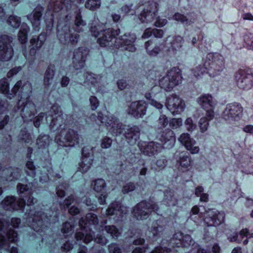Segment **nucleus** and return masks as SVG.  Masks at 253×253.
<instances>
[{"label":"nucleus","mask_w":253,"mask_h":253,"mask_svg":"<svg viewBox=\"0 0 253 253\" xmlns=\"http://www.w3.org/2000/svg\"><path fill=\"white\" fill-rule=\"evenodd\" d=\"M239 234L243 239L244 237L247 238L246 239L243 241L244 245H247L249 242L248 239L253 238V233H250L249 229L247 228L241 230L239 232Z\"/></svg>","instance_id":"obj_54"},{"label":"nucleus","mask_w":253,"mask_h":253,"mask_svg":"<svg viewBox=\"0 0 253 253\" xmlns=\"http://www.w3.org/2000/svg\"><path fill=\"white\" fill-rule=\"evenodd\" d=\"M99 230L102 231L105 230L107 233L110 234L113 238H118L120 234L119 230L114 225H108L104 227L101 225Z\"/></svg>","instance_id":"obj_44"},{"label":"nucleus","mask_w":253,"mask_h":253,"mask_svg":"<svg viewBox=\"0 0 253 253\" xmlns=\"http://www.w3.org/2000/svg\"><path fill=\"white\" fill-rule=\"evenodd\" d=\"M57 35L60 42L63 44L70 43L72 45H75L78 42L79 39V35L72 33L67 25L62 28L58 26Z\"/></svg>","instance_id":"obj_16"},{"label":"nucleus","mask_w":253,"mask_h":253,"mask_svg":"<svg viewBox=\"0 0 253 253\" xmlns=\"http://www.w3.org/2000/svg\"><path fill=\"white\" fill-rule=\"evenodd\" d=\"M145 48L150 56H156L158 53L157 38L151 39L145 43Z\"/></svg>","instance_id":"obj_36"},{"label":"nucleus","mask_w":253,"mask_h":253,"mask_svg":"<svg viewBox=\"0 0 253 253\" xmlns=\"http://www.w3.org/2000/svg\"><path fill=\"white\" fill-rule=\"evenodd\" d=\"M48 113L49 116H47L46 119L47 122L50 121L49 123L50 126H60L65 123L63 115L59 105L57 104L53 105Z\"/></svg>","instance_id":"obj_20"},{"label":"nucleus","mask_w":253,"mask_h":253,"mask_svg":"<svg viewBox=\"0 0 253 253\" xmlns=\"http://www.w3.org/2000/svg\"><path fill=\"white\" fill-rule=\"evenodd\" d=\"M109 253H121V250L116 243H112L108 246Z\"/></svg>","instance_id":"obj_64"},{"label":"nucleus","mask_w":253,"mask_h":253,"mask_svg":"<svg viewBox=\"0 0 253 253\" xmlns=\"http://www.w3.org/2000/svg\"><path fill=\"white\" fill-rule=\"evenodd\" d=\"M182 80L181 70L177 67H174L168 71L166 76L159 80V86L169 91L181 84Z\"/></svg>","instance_id":"obj_9"},{"label":"nucleus","mask_w":253,"mask_h":253,"mask_svg":"<svg viewBox=\"0 0 253 253\" xmlns=\"http://www.w3.org/2000/svg\"><path fill=\"white\" fill-rule=\"evenodd\" d=\"M90 31L92 36L97 37L99 36L97 43L101 47H115L116 37L118 36L120 31L119 29L114 30L108 28L105 30H100L97 26H91Z\"/></svg>","instance_id":"obj_7"},{"label":"nucleus","mask_w":253,"mask_h":253,"mask_svg":"<svg viewBox=\"0 0 253 253\" xmlns=\"http://www.w3.org/2000/svg\"><path fill=\"white\" fill-rule=\"evenodd\" d=\"M198 103L204 110L210 108H214L216 105V101L210 94H204L200 96L198 99Z\"/></svg>","instance_id":"obj_31"},{"label":"nucleus","mask_w":253,"mask_h":253,"mask_svg":"<svg viewBox=\"0 0 253 253\" xmlns=\"http://www.w3.org/2000/svg\"><path fill=\"white\" fill-rule=\"evenodd\" d=\"M6 110L4 103L0 104V129L3 128L9 121V116L5 114Z\"/></svg>","instance_id":"obj_39"},{"label":"nucleus","mask_w":253,"mask_h":253,"mask_svg":"<svg viewBox=\"0 0 253 253\" xmlns=\"http://www.w3.org/2000/svg\"><path fill=\"white\" fill-rule=\"evenodd\" d=\"M43 10V8L42 7L37 6L31 14L27 16L28 19L31 21L34 29L35 31H39L40 29L41 20Z\"/></svg>","instance_id":"obj_30"},{"label":"nucleus","mask_w":253,"mask_h":253,"mask_svg":"<svg viewBox=\"0 0 253 253\" xmlns=\"http://www.w3.org/2000/svg\"><path fill=\"white\" fill-rule=\"evenodd\" d=\"M22 85V81H18L11 89V92L9 91V83L5 78L0 80V92L4 94L9 99L13 98L16 93L19 91Z\"/></svg>","instance_id":"obj_23"},{"label":"nucleus","mask_w":253,"mask_h":253,"mask_svg":"<svg viewBox=\"0 0 253 253\" xmlns=\"http://www.w3.org/2000/svg\"><path fill=\"white\" fill-rule=\"evenodd\" d=\"M155 208V205L153 202L142 201L134 207L132 214L137 220L146 219L148 218Z\"/></svg>","instance_id":"obj_13"},{"label":"nucleus","mask_w":253,"mask_h":253,"mask_svg":"<svg viewBox=\"0 0 253 253\" xmlns=\"http://www.w3.org/2000/svg\"><path fill=\"white\" fill-rule=\"evenodd\" d=\"M17 191L20 195V198H22L23 201L26 202V200H24V198L27 195H31L32 190L30 189L27 185H24L21 183L18 184L17 185Z\"/></svg>","instance_id":"obj_45"},{"label":"nucleus","mask_w":253,"mask_h":253,"mask_svg":"<svg viewBox=\"0 0 253 253\" xmlns=\"http://www.w3.org/2000/svg\"><path fill=\"white\" fill-rule=\"evenodd\" d=\"M72 1V0H51L48 9L49 11L58 12L63 8V5L68 9L71 7Z\"/></svg>","instance_id":"obj_32"},{"label":"nucleus","mask_w":253,"mask_h":253,"mask_svg":"<svg viewBox=\"0 0 253 253\" xmlns=\"http://www.w3.org/2000/svg\"><path fill=\"white\" fill-rule=\"evenodd\" d=\"M169 126L172 129H176L182 125V120L181 118H172L169 120Z\"/></svg>","instance_id":"obj_55"},{"label":"nucleus","mask_w":253,"mask_h":253,"mask_svg":"<svg viewBox=\"0 0 253 253\" xmlns=\"http://www.w3.org/2000/svg\"><path fill=\"white\" fill-rule=\"evenodd\" d=\"M93 148L90 146H85L82 149V157L93 158Z\"/></svg>","instance_id":"obj_59"},{"label":"nucleus","mask_w":253,"mask_h":253,"mask_svg":"<svg viewBox=\"0 0 253 253\" xmlns=\"http://www.w3.org/2000/svg\"><path fill=\"white\" fill-rule=\"evenodd\" d=\"M85 28L86 23L83 20L79 10L75 17L74 30L77 32L80 33L84 31Z\"/></svg>","instance_id":"obj_38"},{"label":"nucleus","mask_w":253,"mask_h":253,"mask_svg":"<svg viewBox=\"0 0 253 253\" xmlns=\"http://www.w3.org/2000/svg\"><path fill=\"white\" fill-rule=\"evenodd\" d=\"M74 224L70 222H66L63 224L61 229L62 232L65 234L66 236L72 235L74 232Z\"/></svg>","instance_id":"obj_48"},{"label":"nucleus","mask_w":253,"mask_h":253,"mask_svg":"<svg viewBox=\"0 0 253 253\" xmlns=\"http://www.w3.org/2000/svg\"><path fill=\"white\" fill-rule=\"evenodd\" d=\"M177 165L180 171H187L191 165V159L186 153L182 152L180 154L179 159L177 160Z\"/></svg>","instance_id":"obj_34"},{"label":"nucleus","mask_w":253,"mask_h":253,"mask_svg":"<svg viewBox=\"0 0 253 253\" xmlns=\"http://www.w3.org/2000/svg\"><path fill=\"white\" fill-rule=\"evenodd\" d=\"M173 19L186 25H190L194 23L193 20H189L186 16L178 12L175 13L173 15Z\"/></svg>","instance_id":"obj_47"},{"label":"nucleus","mask_w":253,"mask_h":253,"mask_svg":"<svg viewBox=\"0 0 253 253\" xmlns=\"http://www.w3.org/2000/svg\"><path fill=\"white\" fill-rule=\"evenodd\" d=\"M50 141L48 135H40L37 140V144L39 148H43L49 145Z\"/></svg>","instance_id":"obj_46"},{"label":"nucleus","mask_w":253,"mask_h":253,"mask_svg":"<svg viewBox=\"0 0 253 253\" xmlns=\"http://www.w3.org/2000/svg\"><path fill=\"white\" fill-rule=\"evenodd\" d=\"M21 172V169L19 168L12 167L4 168L0 164V177L2 181H4V179L8 181L17 180L20 177Z\"/></svg>","instance_id":"obj_22"},{"label":"nucleus","mask_w":253,"mask_h":253,"mask_svg":"<svg viewBox=\"0 0 253 253\" xmlns=\"http://www.w3.org/2000/svg\"><path fill=\"white\" fill-rule=\"evenodd\" d=\"M140 150L144 154L148 156L154 155L157 152V143L154 142H140L138 144Z\"/></svg>","instance_id":"obj_33"},{"label":"nucleus","mask_w":253,"mask_h":253,"mask_svg":"<svg viewBox=\"0 0 253 253\" xmlns=\"http://www.w3.org/2000/svg\"><path fill=\"white\" fill-rule=\"evenodd\" d=\"M93 190L97 193H103L106 187L105 180L102 178H98L92 183Z\"/></svg>","instance_id":"obj_43"},{"label":"nucleus","mask_w":253,"mask_h":253,"mask_svg":"<svg viewBox=\"0 0 253 253\" xmlns=\"http://www.w3.org/2000/svg\"><path fill=\"white\" fill-rule=\"evenodd\" d=\"M80 136L72 129H64L55 137V142L62 147H73L79 144Z\"/></svg>","instance_id":"obj_10"},{"label":"nucleus","mask_w":253,"mask_h":253,"mask_svg":"<svg viewBox=\"0 0 253 253\" xmlns=\"http://www.w3.org/2000/svg\"><path fill=\"white\" fill-rule=\"evenodd\" d=\"M237 86L243 90H249L253 86V74L245 70H239L234 75Z\"/></svg>","instance_id":"obj_14"},{"label":"nucleus","mask_w":253,"mask_h":253,"mask_svg":"<svg viewBox=\"0 0 253 253\" xmlns=\"http://www.w3.org/2000/svg\"><path fill=\"white\" fill-rule=\"evenodd\" d=\"M21 22V18L15 15H11L7 19L8 24L14 28L19 27Z\"/></svg>","instance_id":"obj_51"},{"label":"nucleus","mask_w":253,"mask_h":253,"mask_svg":"<svg viewBox=\"0 0 253 253\" xmlns=\"http://www.w3.org/2000/svg\"><path fill=\"white\" fill-rule=\"evenodd\" d=\"M20 89H21V98H26V101L22 102L24 106L21 110L22 117L24 122L31 121L37 113L35 104L30 100L33 90L32 85L31 83L26 81L24 84L22 83V85Z\"/></svg>","instance_id":"obj_5"},{"label":"nucleus","mask_w":253,"mask_h":253,"mask_svg":"<svg viewBox=\"0 0 253 253\" xmlns=\"http://www.w3.org/2000/svg\"><path fill=\"white\" fill-rule=\"evenodd\" d=\"M243 107L238 102L228 103L221 114L222 118L227 123L231 124L238 122L242 118Z\"/></svg>","instance_id":"obj_11"},{"label":"nucleus","mask_w":253,"mask_h":253,"mask_svg":"<svg viewBox=\"0 0 253 253\" xmlns=\"http://www.w3.org/2000/svg\"><path fill=\"white\" fill-rule=\"evenodd\" d=\"M166 105L173 115L180 114L183 112L185 106L184 101L178 95L174 93L167 97Z\"/></svg>","instance_id":"obj_17"},{"label":"nucleus","mask_w":253,"mask_h":253,"mask_svg":"<svg viewBox=\"0 0 253 253\" xmlns=\"http://www.w3.org/2000/svg\"><path fill=\"white\" fill-rule=\"evenodd\" d=\"M164 198L163 202L168 206H174L177 204V199L176 195L174 194L173 191L168 190L164 193Z\"/></svg>","instance_id":"obj_37"},{"label":"nucleus","mask_w":253,"mask_h":253,"mask_svg":"<svg viewBox=\"0 0 253 253\" xmlns=\"http://www.w3.org/2000/svg\"><path fill=\"white\" fill-rule=\"evenodd\" d=\"M88 54V50L84 47H79L74 50L72 58V65L75 70H78L84 67Z\"/></svg>","instance_id":"obj_21"},{"label":"nucleus","mask_w":253,"mask_h":253,"mask_svg":"<svg viewBox=\"0 0 253 253\" xmlns=\"http://www.w3.org/2000/svg\"><path fill=\"white\" fill-rule=\"evenodd\" d=\"M90 119L97 124H105L109 131L114 136H119L125 131L126 139L130 145H134L139 138L140 130L138 126L126 128L119 120L114 115L104 116L101 112L90 115Z\"/></svg>","instance_id":"obj_1"},{"label":"nucleus","mask_w":253,"mask_h":253,"mask_svg":"<svg viewBox=\"0 0 253 253\" xmlns=\"http://www.w3.org/2000/svg\"><path fill=\"white\" fill-rule=\"evenodd\" d=\"M135 40L136 37L134 34H125L116 39L115 47L117 48L123 47L124 50L132 52H134L136 48L133 43Z\"/></svg>","instance_id":"obj_19"},{"label":"nucleus","mask_w":253,"mask_h":253,"mask_svg":"<svg viewBox=\"0 0 253 253\" xmlns=\"http://www.w3.org/2000/svg\"><path fill=\"white\" fill-rule=\"evenodd\" d=\"M18 138L20 141L25 143H29L31 140V136L26 128L20 131Z\"/></svg>","instance_id":"obj_52"},{"label":"nucleus","mask_w":253,"mask_h":253,"mask_svg":"<svg viewBox=\"0 0 253 253\" xmlns=\"http://www.w3.org/2000/svg\"><path fill=\"white\" fill-rule=\"evenodd\" d=\"M147 104L141 100L132 102L128 109V113L135 118H142L146 114Z\"/></svg>","instance_id":"obj_24"},{"label":"nucleus","mask_w":253,"mask_h":253,"mask_svg":"<svg viewBox=\"0 0 253 253\" xmlns=\"http://www.w3.org/2000/svg\"><path fill=\"white\" fill-rule=\"evenodd\" d=\"M26 202L22 198L17 199L14 196H7L0 203L1 207L6 211H23Z\"/></svg>","instance_id":"obj_18"},{"label":"nucleus","mask_w":253,"mask_h":253,"mask_svg":"<svg viewBox=\"0 0 253 253\" xmlns=\"http://www.w3.org/2000/svg\"><path fill=\"white\" fill-rule=\"evenodd\" d=\"M200 209L197 206H194L191 212L193 214H199L200 217H203L205 225L207 226H216L220 225L224 222L225 219V213L223 211H218L215 209H211L206 211L203 213L200 212Z\"/></svg>","instance_id":"obj_8"},{"label":"nucleus","mask_w":253,"mask_h":253,"mask_svg":"<svg viewBox=\"0 0 253 253\" xmlns=\"http://www.w3.org/2000/svg\"><path fill=\"white\" fill-rule=\"evenodd\" d=\"M28 225L37 232L42 231L48 225L54 223L58 221V214L55 212L53 215L49 217L45 215L43 211L39 208L30 210L28 213L25 214Z\"/></svg>","instance_id":"obj_4"},{"label":"nucleus","mask_w":253,"mask_h":253,"mask_svg":"<svg viewBox=\"0 0 253 253\" xmlns=\"http://www.w3.org/2000/svg\"><path fill=\"white\" fill-rule=\"evenodd\" d=\"M209 121L206 117H203L200 119L199 125L202 132H204L207 130L209 125Z\"/></svg>","instance_id":"obj_56"},{"label":"nucleus","mask_w":253,"mask_h":253,"mask_svg":"<svg viewBox=\"0 0 253 253\" xmlns=\"http://www.w3.org/2000/svg\"><path fill=\"white\" fill-rule=\"evenodd\" d=\"M30 31V28L26 23H22L18 33V40L22 44L27 42L28 33Z\"/></svg>","instance_id":"obj_41"},{"label":"nucleus","mask_w":253,"mask_h":253,"mask_svg":"<svg viewBox=\"0 0 253 253\" xmlns=\"http://www.w3.org/2000/svg\"><path fill=\"white\" fill-rule=\"evenodd\" d=\"M98 223V217L95 214L88 213L84 218H82L79 221L81 231L76 233L77 240H83L84 243L87 244L94 240L98 244L105 245L108 242L107 239L101 234H97L95 237L94 232L89 227L90 225H96Z\"/></svg>","instance_id":"obj_2"},{"label":"nucleus","mask_w":253,"mask_h":253,"mask_svg":"<svg viewBox=\"0 0 253 253\" xmlns=\"http://www.w3.org/2000/svg\"><path fill=\"white\" fill-rule=\"evenodd\" d=\"M170 42V46L167 47L169 48H171L173 49L177 50L182 47L183 43V38L180 36H176L174 38L169 37L167 41Z\"/></svg>","instance_id":"obj_40"},{"label":"nucleus","mask_w":253,"mask_h":253,"mask_svg":"<svg viewBox=\"0 0 253 253\" xmlns=\"http://www.w3.org/2000/svg\"><path fill=\"white\" fill-rule=\"evenodd\" d=\"M168 244L173 248H190L189 250L190 253H208L205 249L195 243L190 235L187 234L184 235L180 232L175 233L169 241Z\"/></svg>","instance_id":"obj_6"},{"label":"nucleus","mask_w":253,"mask_h":253,"mask_svg":"<svg viewBox=\"0 0 253 253\" xmlns=\"http://www.w3.org/2000/svg\"><path fill=\"white\" fill-rule=\"evenodd\" d=\"M8 222L5 220H0V249L8 250L9 242L17 241V233L10 227L8 230L4 229L7 226Z\"/></svg>","instance_id":"obj_12"},{"label":"nucleus","mask_w":253,"mask_h":253,"mask_svg":"<svg viewBox=\"0 0 253 253\" xmlns=\"http://www.w3.org/2000/svg\"><path fill=\"white\" fill-rule=\"evenodd\" d=\"M55 73V66L49 65L45 72L43 78V85L45 88L48 87L52 84Z\"/></svg>","instance_id":"obj_35"},{"label":"nucleus","mask_w":253,"mask_h":253,"mask_svg":"<svg viewBox=\"0 0 253 253\" xmlns=\"http://www.w3.org/2000/svg\"><path fill=\"white\" fill-rule=\"evenodd\" d=\"M26 172L28 175L33 178L36 176V168L33 162L29 161L27 162L26 164Z\"/></svg>","instance_id":"obj_53"},{"label":"nucleus","mask_w":253,"mask_h":253,"mask_svg":"<svg viewBox=\"0 0 253 253\" xmlns=\"http://www.w3.org/2000/svg\"><path fill=\"white\" fill-rule=\"evenodd\" d=\"M12 38L7 35H2L0 38V60L8 61L14 54L11 45Z\"/></svg>","instance_id":"obj_15"},{"label":"nucleus","mask_w":253,"mask_h":253,"mask_svg":"<svg viewBox=\"0 0 253 253\" xmlns=\"http://www.w3.org/2000/svg\"><path fill=\"white\" fill-rule=\"evenodd\" d=\"M154 35L155 37L156 38H157L158 34V31L156 29H151V28H147L145 30L143 36L142 38H148L152 35Z\"/></svg>","instance_id":"obj_60"},{"label":"nucleus","mask_w":253,"mask_h":253,"mask_svg":"<svg viewBox=\"0 0 253 253\" xmlns=\"http://www.w3.org/2000/svg\"><path fill=\"white\" fill-rule=\"evenodd\" d=\"M139 18L142 23H148L156 20L155 25L157 26L158 22V17L157 16V10L156 8L153 9L150 5L145 8L139 15Z\"/></svg>","instance_id":"obj_27"},{"label":"nucleus","mask_w":253,"mask_h":253,"mask_svg":"<svg viewBox=\"0 0 253 253\" xmlns=\"http://www.w3.org/2000/svg\"><path fill=\"white\" fill-rule=\"evenodd\" d=\"M178 140L192 154H197L199 152V146L197 145L196 141L190 137L188 133H182Z\"/></svg>","instance_id":"obj_26"},{"label":"nucleus","mask_w":253,"mask_h":253,"mask_svg":"<svg viewBox=\"0 0 253 253\" xmlns=\"http://www.w3.org/2000/svg\"><path fill=\"white\" fill-rule=\"evenodd\" d=\"M68 187V184L66 183L58 186L56 188V194L57 196L61 198L63 197L65 195V190Z\"/></svg>","instance_id":"obj_57"},{"label":"nucleus","mask_w":253,"mask_h":253,"mask_svg":"<svg viewBox=\"0 0 253 253\" xmlns=\"http://www.w3.org/2000/svg\"><path fill=\"white\" fill-rule=\"evenodd\" d=\"M93 158L82 157V161L79 164V169L83 173L87 172L91 167L93 163Z\"/></svg>","instance_id":"obj_42"},{"label":"nucleus","mask_w":253,"mask_h":253,"mask_svg":"<svg viewBox=\"0 0 253 253\" xmlns=\"http://www.w3.org/2000/svg\"><path fill=\"white\" fill-rule=\"evenodd\" d=\"M100 5L101 0H87L85 3V7L92 11L99 8Z\"/></svg>","instance_id":"obj_50"},{"label":"nucleus","mask_w":253,"mask_h":253,"mask_svg":"<svg viewBox=\"0 0 253 253\" xmlns=\"http://www.w3.org/2000/svg\"><path fill=\"white\" fill-rule=\"evenodd\" d=\"M159 140V146L162 145L164 149H169L171 148L175 144V137L174 132L169 129H166L160 135Z\"/></svg>","instance_id":"obj_25"},{"label":"nucleus","mask_w":253,"mask_h":253,"mask_svg":"<svg viewBox=\"0 0 253 253\" xmlns=\"http://www.w3.org/2000/svg\"><path fill=\"white\" fill-rule=\"evenodd\" d=\"M228 239L231 242H236L241 243L243 241V238L240 236L239 233H233L228 237Z\"/></svg>","instance_id":"obj_62"},{"label":"nucleus","mask_w":253,"mask_h":253,"mask_svg":"<svg viewBox=\"0 0 253 253\" xmlns=\"http://www.w3.org/2000/svg\"><path fill=\"white\" fill-rule=\"evenodd\" d=\"M75 200L74 196L71 195L66 198L64 201L61 204V206L65 209H67Z\"/></svg>","instance_id":"obj_63"},{"label":"nucleus","mask_w":253,"mask_h":253,"mask_svg":"<svg viewBox=\"0 0 253 253\" xmlns=\"http://www.w3.org/2000/svg\"><path fill=\"white\" fill-rule=\"evenodd\" d=\"M127 208L119 202L111 203L106 211L107 215H116L118 218L121 217L124 214L127 212Z\"/></svg>","instance_id":"obj_28"},{"label":"nucleus","mask_w":253,"mask_h":253,"mask_svg":"<svg viewBox=\"0 0 253 253\" xmlns=\"http://www.w3.org/2000/svg\"><path fill=\"white\" fill-rule=\"evenodd\" d=\"M184 124L187 130L189 131H192L196 127V125L195 124H194L191 118H187L184 122Z\"/></svg>","instance_id":"obj_58"},{"label":"nucleus","mask_w":253,"mask_h":253,"mask_svg":"<svg viewBox=\"0 0 253 253\" xmlns=\"http://www.w3.org/2000/svg\"><path fill=\"white\" fill-rule=\"evenodd\" d=\"M46 40V34L41 33L38 37H33L30 41V54L34 56L37 50H39Z\"/></svg>","instance_id":"obj_29"},{"label":"nucleus","mask_w":253,"mask_h":253,"mask_svg":"<svg viewBox=\"0 0 253 253\" xmlns=\"http://www.w3.org/2000/svg\"><path fill=\"white\" fill-rule=\"evenodd\" d=\"M244 42L251 49L253 48V34L249 33L244 36Z\"/></svg>","instance_id":"obj_61"},{"label":"nucleus","mask_w":253,"mask_h":253,"mask_svg":"<svg viewBox=\"0 0 253 253\" xmlns=\"http://www.w3.org/2000/svg\"><path fill=\"white\" fill-rule=\"evenodd\" d=\"M84 76L85 79L84 82L85 83L88 84H91L94 86H96V84H98V81L99 80L98 76L89 73H86Z\"/></svg>","instance_id":"obj_49"},{"label":"nucleus","mask_w":253,"mask_h":253,"mask_svg":"<svg viewBox=\"0 0 253 253\" xmlns=\"http://www.w3.org/2000/svg\"><path fill=\"white\" fill-rule=\"evenodd\" d=\"M225 68V61L222 55L217 53H209L203 58L202 64L194 69L193 74L196 77L204 73H208L211 77L219 75Z\"/></svg>","instance_id":"obj_3"}]
</instances>
